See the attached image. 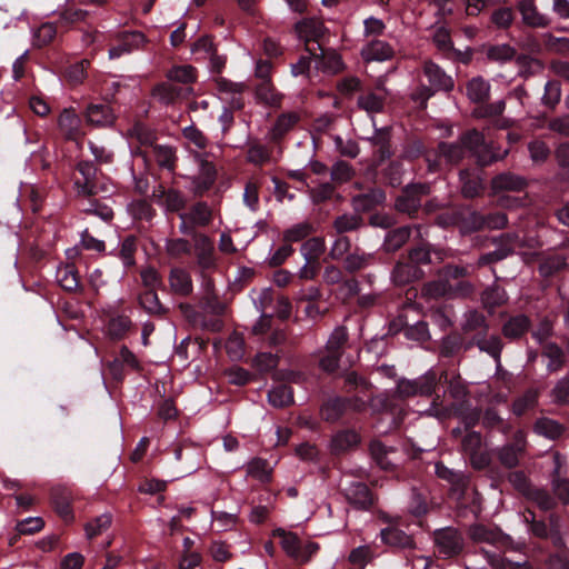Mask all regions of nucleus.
<instances>
[{
    "label": "nucleus",
    "instance_id": "obj_14",
    "mask_svg": "<svg viewBox=\"0 0 569 569\" xmlns=\"http://www.w3.org/2000/svg\"><path fill=\"white\" fill-rule=\"evenodd\" d=\"M377 91H369L358 98V106L369 113H377L382 111L385 99L388 91L383 86V81L379 80L377 83Z\"/></svg>",
    "mask_w": 569,
    "mask_h": 569
},
{
    "label": "nucleus",
    "instance_id": "obj_6",
    "mask_svg": "<svg viewBox=\"0 0 569 569\" xmlns=\"http://www.w3.org/2000/svg\"><path fill=\"white\" fill-rule=\"evenodd\" d=\"M296 30L301 39L306 41L307 51L315 58H319L317 50L320 49L318 39L325 33L323 22L317 18L306 19L296 26Z\"/></svg>",
    "mask_w": 569,
    "mask_h": 569
},
{
    "label": "nucleus",
    "instance_id": "obj_11",
    "mask_svg": "<svg viewBox=\"0 0 569 569\" xmlns=\"http://www.w3.org/2000/svg\"><path fill=\"white\" fill-rule=\"evenodd\" d=\"M525 450V435L522 431L518 430L513 436V442L505 445L498 450V459L502 466L513 468L518 465L519 458Z\"/></svg>",
    "mask_w": 569,
    "mask_h": 569
},
{
    "label": "nucleus",
    "instance_id": "obj_23",
    "mask_svg": "<svg viewBox=\"0 0 569 569\" xmlns=\"http://www.w3.org/2000/svg\"><path fill=\"white\" fill-rule=\"evenodd\" d=\"M169 284L174 295L183 297L189 296L193 289L190 273L181 268L171 269Z\"/></svg>",
    "mask_w": 569,
    "mask_h": 569
},
{
    "label": "nucleus",
    "instance_id": "obj_50",
    "mask_svg": "<svg viewBox=\"0 0 569 569\" xmlns=\"http://www.w3.org/2000/svg\"><path fill=\"white\" fill-rule=\"evenodd\" d=\"M274 535L279 536L281 538V547L286 551V553L296 559L297 553L300 549V540L295 533L286 532L282 529H278L274 531Z\"/></svg>",
    "mask_w": 569,
    "mask_h": 569
},
{
    "label": "nucleus",
    "instance_id": "obj_20",
    "mask_svg": "<svg viewBox=\"0 0 569 569\" xmlns=\"http://www.w3.org/2000/svg\"><path fill=\"white\" fill-rule=\"evenodd\" d=\"M51 501L56 511L64 519H72L71 491L66 487H54L51 490Z\"/></svg>",
    "mask_w": 569,
    "mask_h": 569
},
{
    "label": "nucleus",
    "instance_id": "obj_2",
    "mask_svg": "<svg viewBox=\"0 0 569 569\" xmlns=\"http://www.w3.org/2000/svg\"><path fill=\"white\" fill-rule=\"evenodd\" d=\"M473 291V286L469 281L451 282L440 273L439 279L428 282L423 287V292L430 298H456L467 297Z\"/></svg>",
    "mask_w": 569,
    "mask_h": 569
},
{
    "label": "nucleus",
    "instance_id": "obj_12",
    "mask_svg": "<svg viewBox=\"0 0 569 569\" xmlns=\"http://www.w3.org/2000/svg\"><path fill=\"white\" fill-rule=\"evenodd\" d=\"M345 497L350 505L359 510H368L375 502L369 488L362 482H352L345 488Z\"/></svg>",
    "mask_w": 569,
    "mask_h": 569
},
{
    "label": "nucleus",
    "instance_id": "obj_22",
    "mask_svg": "<svg viewBox=\"0 0 569 569\" xmlns=\"http://www.w3.org/2000/svg\"><path fill=\"white\" fill-rule=\"evenodd\" d=\"M86 120L96 127H108L113 123L114 114L108 104H90L86 111Z\"/></svg>",
    "mask_w": 569,
    "mask_h": 569
},
{
    "label": "nucleus",
    "instance_id": "obj_15",
    "mask_svg": "<svg viewBox=\"0 0 569 569\" xmlns=\"http://www.w3.org/2000/svg\"><path fill=\"white\" fill-rule=\"evenodd\" d=\"M526 187V179L511 172L500 173L491 180V190L495 194L503 191L519 192Z\"/></svg>",
    "mask_w": 569,
    "mask_h": 569
},
{
    "label": "nucleus",
    "instance_id": "obj_21",
    "mask_svg": "<svg viewBox=\"0 0 569 569\" xmlns=\"http://www.w3.org/2000/svg\"><path fill=\"white\" fill-rule=\"evenodd\" d=\"M519 12L523 23L533 28H543L549 23V19L540 13L532 0H520L518 3Z\"/></svg>",
    "mask_w": 569,
    "mask_h": 569
},
{
    "label": "nucleus",
    "instance_id": "obj_24",
    "mask_svg": "<svg viewBox=\"0 0 569 569\" xmlns=\"http://www.w3.org/2000/svg\"><path fill=\"white\" fill-rule=\"evenodd\" d=\"M166 78L179 87H191L197 81V70L190 64L176 66L167 71Z\"/></svg>",
    "mask_w": 569,
    "mask_h": 569
},
{
    "label": "nucleus",
    "instance_id": "obj_30",
    "mask_svg": "<svg viewBox=\"0 0 569 569\" xmlns=\"http://www.w3.org/2000/svg\"><path fill=\"white\" fill-rule=\"evenodd\" d=\"M530 321L525 315L510 318L502 327L503 336L509 339L520 338L529 329Z\"/></svg>",
    "mask_w": 569,
    "mask_h": 569
},
{
    "label": "nucleus",
    "instance_id": "obj_35",
    "mask_svg": "<svg viewBox=\"0 0 569 569\" xmlns=\"http://www.w3.org/2000/svg\"><path fill=\"white\" fill-rule=\"evenodd\" d=\"M438 381H448V373L442 371L438 378L433 371H428L426 375L417 379L418 396H431L436 389Z\"/></svg>",
    "mask_w": 569,
    "mask_h": 569
},
{
    "label": "nucleus",
    "instance_id": "obj_42",
    "mask_svg": "<svg viewBox=\"0 0 569 569\" xmlns=\"http://www.w3.org/2000/svg\"><path fill=\"white\" fill-rule=\"evenodd\" d=\"M516 50L506 43L489 46L486 49V57L490 61L503 63L513 59Z\"/></svg>",
    "mask_w": 569,
    "mask_h": 569
},
{
    "label": "nucleus",
    "instance_id": "obj_49",
    "mask_svg": "<svg viewBox=\"0 0 569 569\" xmlns=\"http://www.w3.org/2000/svg\"><path fill=\"white\" fill-rule=\"evenodd\" d=\"M436 475L456 487H463L466 485V477L462 472L449 469L442 462H437L435 466Z\"/></svg>",
    "mask_w": 569,
    "mask_h": 569
},
{
    "label": "nucleus",
    "instance_id": "obj_61",
    "mask_svg": "<svg viewBox=\"0 0 569 569\" xmlns=\"http://www.w3.org/2000/svg\"><path fill=\"white\" fill-rule=\"evenodd\" d=\"M565 258L561 256H551L543 259L539 264V271L543 277H549L565 267Z\"/></svg>",
    "mask_w": 569,
    "mask_h": 569
},
{
    "label": "nucleus",
    "instance_id": "obj_62",
    "mask_svg": "<svg viewBox=\"0 0 569 569\" xmlns=\"http://www.w3.org/2000/svg\"><path fill=\"white\" fill-rule=\"evenodd\" d=\"M186 204V199L183 194L176 189H168L164 201L161 204L166 210L176 212L183 209Z\"/></svg>",
    "mask_w": 569,
    "mask_h": 569
},
{
    "label": "nucleus",
    "instance_id": "obj_53",
    "mask_svg": "<svg viewBox=\"0 0 569 569\" xmlns=\"http://www.w3.org/2000/svg\"><path fill=\"white\" fill-rule=\"evenodd\" d=\"M481 299L486 307L495 308L507 301V295L500 287L492 286L483 291Z\"/></svg>",
    "mask_w": 569,
    "mask_h": 569
},
{
    "label": "nucleus",
    "instance_id": "obj_19",
    "mask_svg": "<svg viewBox=\"0 0 569 569\" xmlns=\"http://www.w3.org/2000/svg\"><path fill=\"white\" fill-rule=\"evenodd\" d=\"M468 532L470 539L477 543L497 546L505 541V536L499 529L486 527L483 525H473L469 528Z\"/></svg>",
    "mask_w": 569,
    "mask_h": 569
},
{
    "label": "nucleus",
    "instance_id": "obj_51",
    "mask_svg": "<svg viewBox=\"0 0 569 569\" xmlns=\"http://www.w3.org/2000/svg\"><path fill=\"white\" fill-rule=\"evenodd\" d=\"M369 140L379 148L378 151L380 153V160H385L391 157L389 144L390 134L387 128L377 130L373 137H371Z\"/></svg>",
    "mask_w": 569,
    "mask_h": 569
},
{
    "label": "nucleus",
    "instance_id": "obj_27",
    "mask_svg": "<svg viewBox=\"0 0 569 569\" xmlns=\"http://www.w3.org/2000/svg\"><path fill=\"white\" fill-rule=\"evenodd\" d=\"M301 119V113L299 111H289L281 113L272 129L271 136L273 139H279L284 136L288 131H290Z\"/></svg>",
    "mask_w": 569,
    "mask_h": 569
},
{
    "label": "nucleus",
    "instance_id": "obj_18",
    "mask_svg": "<svg viewBox=\"0 0 569 569\" xmlns=\"http://www.w3.org/2000/svg\"><path fill=\"white\" fill-rule=\"evenodd\" d=\"M393 56V48L382 40H372L361 49V57L368 62L390 60Z\"/></svg>",
    "mask_w": 569,
    "mask_h": 569
},
{
    "label": "nucleus",
    "instance_id": "obj_3",
    "mask_svg": "<svg viewBox=\"0 0 569 569\" xmlns=\"http://www.w3.org/2000/svg\"><path fill=\"white\" fill-rule=\"evenodd\" d=\"M436 552L442 559L453 558L460 555L465 547L461 533L451 527L438 529L433 532Z\"/></svg>",
    "mask_w": 569,
    "mask_h": 569
},
{
    "label": "nucleus",
    "instance_id": "obj_52",
    "mask_svg": "<svg viewBox=\"0 0 569 569\" xmlns=\"http://www.w3.org/2000/svg\"><path fill=\"white\" fill-rule=\"evenodd\" d=\"M432 41L438 50L443 53H448L453 49L450 31L445 26H439L435 29Z\"/></svg>",
    "mask_w": 569,
    "mask_h": 569
},
{
    "label": "nucleus",
    "instance_id": "obj_16",
    "mask_svg": "<svg viewBox=\"0 0 569 569\" xmlns=\"http://www.w3.org/2000/svg\"><path fill=\"white\" fill-rule=\"evenodd\" d=\"M146 42V37L139 31L126 32L121 34L120 43L109 49V58L117 59L122 54L141 48Z\"/></svg>",
    "mask_w": 569,
    "mask_h": 569
},
{
    "label": "nucleus",
    "instance_id": "obj_8",
    "mask_svg": "<svg viewBox=\"0 0 569 569\" xmlns=\"http://www.w3.org/2000/svg\"><path fill=\"white\" fill-rule=\"evenodd\" d=\"M430 186L427 183H417L408 186L403 193L398 197L396 201V208L408 214H412L420 207L421 196L428 194Z\"/></svg>",
    "mask_w": 569,
    "mask_h": 569
},
{
    "label": "nucleus",
    "instance_id": "obj_40",
    "mask_svg": "<svg viewBox=\"0 0 569 569\" xmlns=\"http://www.w3.org/2000/svg\"><path fill=\"white\" fill-rule=\"evenodd\" d=\"M57 280L67 291L76 290L79 286L78 272L72 264H66L57 270Z\"/></svg>",
    "mask_w": 569,
    "mask_h": 569
},
{
    "label": "nucleus",
    "instance_id": "obj_32",
    "mask_svg": "<svg viewBox=\"0 0 569 569\" xmlns=\"http://www.w3.org/2000/svg\"><path fill=\"white\" fill-rule=\"evenodd\" d=\"M555 469H553V480H552V489L553 492L558 496V498L565 503H569V481L567 479L560 478V456L555 453Z\"/></svg>",
    "mask_w": 569,
    "mask_h": 569
},
{
    "label": "nucleus",
    "instance_id": "obj_17",
    "mask_svg": "<svg viewBox=\"0 0 569 569\" xmlns=\"http://www.w3.org/2000/svg\"><path fill=\"white\" fill-rule=\"evenodd\" d=\"M216 168L214 166L200 158V171L198 176L191 178L192 190L196 194H202L209 190L216 181Z\"/></svg>",
    "mask_w": 569,
    "mask_h": 569
},
{
    "label": "nucleus",
    "instance_id": "obj_37",
    "mask_svg": "<svg viewBox=\"0 0 569 569\" xmlns=\"http://www.w3.org/2000/svg\"><path fill=\"white\" fill-rule=\"evenodd\" d=\"M269 403L276 408H282L293 402V392L290 387L279 385L268 392Z\"/></svg>",
    "mask_w": 569,
    "mask_h": 569
},
{
    "label": "nucleus",
    "instance_id": "obj_43",
    "mask_svg": "<svg viewBox=\"0 0 569 569\" xmlns=\"http://www.w3.org/2000/svg\"><path fill=\"white\" fill-rule=\"evenodd\" d=\"M460 181L462 183L461 192L466 198H473L482 190L480 179L472 176L468 170L460 172Z\"/></svg>",
    "mask_w": 569,
    "mask_h": 569
},
{
    "label": "nucleus",
    "instance_id": "obj_29",
    "mask_svg": "<svg viewBox=\"0 0 569 569\" xmlns=\"http://www.w3.org/2000/svg\"><path fill=\"white\" fill-rule=\"evenodd\" d=\"M473 343L477 345L481 351L490 355L498 365L500 363V356L503 346L501 339L498 336H491L489 338L477 337L475 338V341L468 343L466 348H469Z\"/></svg>",
    "mask_w": 569,
    "mask_h": 569
},
{
    "label": "nucleus",
    "instance_id": "obj_57",
    "mask_svg": "<svg viewBox=\"0 0 569 569\" xmlns=\"http://www.w3.org/2000/svg\"><path fill=\"white\" fill-rule=\"evenodd\" d=\"M488 326L483 315L477 311H470L466 315V321L463 323L465 332L479 331L486 333Z\"/></svg>",
    "mask_w": 569,
    "mask_h": 569
},
{
    "label": "nucleus",
    "instance_id": "obj_48",
    "mask_svg": "<svg viewBox=\"0 0 569 569\" xmlns=\"http://www.w3.org/2000/svg\"><path fill=\"white\" fill-rule=\"evenodd\" d=\"M313 232V227L310 222H299L283 232V240L286 242H297Z\"/></svg>",
    "mask_w": 569,
    "mask_h": 569
},
{
    "label": "nucleus",
    "instance_id": "obj_4",
    "mask_svg": "<svg viewBox=\"0 0 569 569\" xmlns=\"http://www.w3.org/2000/svg\"><path fill=\"white\" fill-rule=\"evenodd\" d=\"M179 231L182 234L196 233L197 227H207L212 221V209L206 202H197L192 204L188 211L180 212Z\"/></svg>",
    "mask_w": 569,
    "mask_h": 569
},
{
    "label": "nucleus",
    "instance_id": "obj_33",
    "mask_svg": "<svg viewBox=\"0 0 569 569\" xmlns=\"http://www.w3.org/2000/svg\"><path fill=\"white\" fill-rule=\"evenodd\" d=\"M393 452L392 447H387L379 440H373L370 443V453L381 469L389 470L393 467L392 460L389 459V455Z\"/></svg>",
    "mask_w": 569,
    "mask_h": 569
},
{
    "label": "nucleus",
    "instance_id": "obj_5",
    "mask_svg": "<svg viewBox=\"0 0 569 569\" xmlns=\"http://www.w3.org/2000/svg\"><path fill=\"white\" fill-rule=\"evenodd\" d=\"M77 169L82 176V180H76L74 182L78 196L91 197L98 194L100 191H107L104 184L98 186L97 168L92 162L80 161Z\"/></svg>",
    "mask_w": 569,
    "mask_h": 569
},
{
    "label": "nucleus",
    "instance_id": "obj_63",
    "mask_svg": "<svg viewBox=\"0 0 569 569\" xmlns=\"http://www.w3.org/2000/svg\"><path fill=\"white\" fill-rule=\"evenodd\" d=\"M57 34V28L51 22L41 24L34 32V43L39 47L50 43Z\"/></svg>",
    "mask_w": 569,
    "mask_h": 569
},
{
    "label": "nucleus",
    "instance_id": "obj_64",
    "mask_svg": "<svg viewBox=\"0 0 569 569\" xmlns=\"http://www.w3.org/2000/svg\"><path fill=\"white\" fill-rule=\"evenodd\" d=\"M536 431L542 436L555 439L561 435V426L551 419H540L536 423Z\"/></svg>",
    "mask_w": 569,
    "mask_h": 569
},
{
    "label": "nucleus",
    "instance_id": "obj_59",
    "mask_svg": "<svg viewBox=\"0 0 569 569\" xmlns=\"http://www.w3.org/2000/svg\"><path fill=\"white\" fill-rule=\"evenodd\" d=\"M463 232H473L485 229V216L477 211L468 212L461 220Z\"/></svg>",
    "mask_w": 569,
    "mask_h": 569
},
{
    "label": "nucleus",
    "instance_id": "obj_25",
    "mask_svg": "<svg viewBox=\"0 0 569 569\" xmlns=\"http://www.w3.org/2000/svg\"><path fill=\"white\" fill-rule=\"evenodd\" d=\"M380 537L383 543L402 549L415 548V541L411 536L397 528H386L380 531Z\"/></svg>",
    "mask_w": 569,
    "mask_h": 569
},
{
    "label": "nucleus",
    "instance_id": "obj_39",
    "mask_svg": "<svg viewBox=\"0 0 569 569\" xmlns=\"http://www.w3.org/2000/svg\"><path fill=\"white\" fill-rule=\"evenodd\" d=\"M139 305L152 316H162L166 308L161 305L156 290H146L139 296Z\"/></svg>",
    "mask_w": 569,
    "mask_h": 569
},
{
    "label": "nucleus",
    "instance_id": "obj_31",
    "mask_svg": "<svg viewBox=\"0 0 569 569\" xmlns=\"http://www.w3.org/2000/svg\"><path fill=\"white\" fill-rule=\"evenodd\" d=\"M411 228L400 227L387 233L383 242L386 251L393 252L400 249L410 238Z\"/></svg>",
    "mask_w": 569,
    "mask_h": 569
},
{
    "label": "nucleus",
    "instance_id": "obj_9",
    "mask_svg": "<svg viewBox=\"0 0 569 569\" xmlns=\"http://www.w3.org/2000/svg\"><path fill=\"white\" fill-rule=\"evenodd\" d=\"M495 242L499 243V247L491 251L480 256L478 260V264L480 267L486 264H491L503 260L509 254L512 253L513 249L519 244L518 236L515 233H506L501 234L499 238L495 239Z\"/></svg>",
    "mask_w": 569,
    "mask_h": 569
},
{
    "label": "nucleus",
    "instance_id": "obj_56",
    "mask_svg": "<svg viewBox=\"0 0 569 569\" xmlns=\"http://www.w3.org/2000/svg\"><path fill=\"white\" fill-rule=\"evenodd\" d=\"M346 409V401L343 399H332L326 402L321 409V413L328 421L337 420Z\"/></svg>",
    "mask_w": 569,
    "mask_h": 569
},
{
    "label": "nucleus",
    "instance_id": "obj_60",
    "mask_svg": "<svg viewBox=\"0 0 569 569\" xmlns=\"http://www.w3.org/2000/svg\"><path fill=\"white\" fill-rule=\"evenodd\" d=\"M375 557V553L370 546H360L356 549H353L349 555V561L358 566L360 568H363L368 562H370Z\"/></svg>",
    "mask_w": 569,
    "mask_h": 569
},
{
    "label": "nucleus",
    "instance_id": "obj_54",
    "mask_svg": "<svg viewBox=\"0 0 569 569\" xmlns=\"http://www.w3.org/2000/svg\"><path fill=\"white\" fill-rule=\"evenodd\" d=\"M89 12L82 9L69 7L68 3L59 10L60 22L63 24H72L84 21Z\"/></svg>",
    "mask_w": 569,
    "mask_h": 569
},
{
    "label": "nucleus",
    "instance_id": "obj_36",
    "mask_svg": "<svg viewBox=\"0 0 569 569\" xmlns=\"http://www.w3.org/2000/svg\"><path fill=\"white\" fill-rule=\"evenodd\" d=\"M359 442V436L353 430H343L340 432H337L331 440V449L335 452H342L346 451L355 446H357Z\"/></svg>",
    "mask_w": 569,
    "mask_h": 569
},
{
    "label": "nucleus",
    "instance_id": "obj_41",
    "mask_svg": "<svg viewBox=\"0 0 569 569\" xmlns=\"http://www.w3.org/2000/svg\"><path fill=\"white\" fill-rule=\"evenodd\" d=\"M485 556L490 566L496 569H531V566L525 559L521 561H513L489 551H485Z\"/></svg>",
    "mask_w": 569,
    "mask_h": 569
},
{
    "label": "nucleus",
    "instance_id": "obj_13",
    "mask_svg": "<svg viewBox=\"0 0 569 569\" xmlns=\"http://www.w3.org/2000/svg\"><path fill=\"white\" fill-rule=\"evenodd\" d=\"M193 239V247L197 254L198 263L204 269L214 266V244L213 241L204 233L190 234Z\"/></svg>",
    "mask_w": 569,
    "mask_h": 569
},
{
    "label": "nucleus",
    "instance_id": "obj_10",
    "mask_svg": "<svg viewBox=\"0 0 569 569\" xmlns=\"http://www.w3.org/2000/svg\"><path fill=\"white\" fill-rule=\"evenodd\" d=\"M58 128L62 136L71 141H79L84 136L82 121L71 108H66L61 111L58 117Z\"/></svg>",
    "mask_w": 569,
    "mask_h": 569
},
{
    "label": "nucleus",
    "instance_id": "obj_44",
    "mask_svg": "<svg viewBox=\"0 0 569 569\" xmlns=\"http://www.w3.org/2000/svg\"><path fill=\"white\" fill-rule=\"evenodd\" d=\"M111 516L109 513H103L87 522L84 526L87 538L92 539L108 530L111 526Z\"/></svg>",
    "mask_w": 569,
    "mask_h": 569
},
{
    "label": "nucleus",
    "instance_id": "obj_7",
    "mask_svg": "<svg viewBox=\"0 0 569 569\" xmlns=\"http://www.w3.org/2000/svg\"><path fill=\"white\" fill-rule=\"evenodd\" d=\"M193 93L192 87H179L169 80L156 84L151 90V97L161 104H174L187 99Z\"/></svg>",
    "mask_w": 569,
    "mask_h": 569
},
{
    "label": "nucleus",
    "instance_id": "obj_47",
    "mask_svg": "<svg viewBox=\"0 0 569 569\" xmlns=\"http://www.w3.org/2000/svg\"><path fill=\"white\" fill-rule=\"evenodd\" d=\"M438 150L440 156L449 163H457L465 156V150L460 141L455 143L441 142L438 146Z\"/></svg>",
    "mask_w": 569,
    "mask_h": 569
},
{
    "label": "nucleus",
    "instance_id": "obj_55",
    "mask_svg": "<svg viewBox=\"0 0 569 569\" xmlns=\"http://www.w3.org/2000/svg\"><path fill=\"white\" fill-rule=\"evenodd\" d=\"M166 251L172 258H179L191 252V244L187 239L174 238L166 241Z\"/></svg>",
    "mask_w": 569,
    "mask_h": 569
},
{
    "label": "nucleus",
    "instance_id": "obj_34",
    "mask_svg": "<svg viewBox=\"0 0 569 569\" xmlns=\"http://www.w3.org/2000/svg\"><path fill=\"white\" fill-rule=\"evenodd\" d=\"M257 98L267 106L279 107L281 104L282 94L277 92L270 81H261L256 89Z\"/></svg>",
    "mask_w": 569,
    "mask_h": 569
},
{
    "label": "nucleus",
    "instance_id": "obj_38",
    "mask_svg": "<svg viewBox=\"0 0 569 569\" xmlns=\"http://www.w3.org/2000/svg\"><path fill=\"white\" fill-rule=\"evenodd\" d=\"M326 244L322 238H310L305 241L300 248V252L306 261L319 262L320 256L325 252Z\"/></svg>",
    "mask_w": 569,
    "mask_h": 569
},
{
    "label": "nucleus",
    "instance_id": "obj_58",
    "mask_svg": "<svg viewBox=\"0 0 569 569\" xmlns=\"http://www.w3.org/2000/svg\"><path fill=\"white\" fill-rule=\"evenodd\" d=\"M226 349L232 360H239L244 355V340L241 335L233 332L226 342Z\"/></svg>",
    "mask_w": 569,
    "mask_h": 569
},
{
    "label": "nucleus",
    "instance_id": "obj_28",
    "mask_svg": "<svg viewBox=\"0 0 569 569\" xmlns=\"http://www.w3.org/2000/svg\"><path fill=\"white\" fill-rule=\"evenodd\" d=\"M467 96L475 102L480 103L488 100L490 94V83L482 77H475L467 83Z\"/></svg>",
    "mask_w": 569,
    "mask_h": 569
},
{
    "label": "nucleus",
    "instance_id": "obj_45",
    "mask_svg": "<svg viewBox=\"0 0 569 569\" xmlns=\"http://www.w3.org/2000/svg\"><path fill=\"white\" fill-rule=\"evenodd\" d=\"M247 473L260 482H269L271 479V469L266 460L254 459L249 462Z\"/></svg>",
    "mask_w": 569,
    "mask_h": 569
},
{
    "label": "nucleus",
    "instance_id": "obj_1",
    "mask_svg": "<svg viewBox=\"0 0 569 569\" xmlns=\"http://www.w3.org/2000/svg\"><path fill=\"white\" fill-rule=\"evenodd\" d=\"M423 72L428 78L430 83V88L426 86H421L417 92L412 94L415 100L421 99L426 102L435 91L443 90L450 91L453 89V79L448 76L439 66L433 62H426L423 67Z\"/></svg>",
    "mask_w": 569,
    "mask_h": 569
},
{
    "label": "nucleus",
    "instance_id": "obj_46",
    "mask_svg": "<svg viewBox=\"0 0 569 569\" xmlns=\"http://www.w3.org/2000/svg\"><path fill=\"white\" fill-rule=\"evenodd\" d=\"M153 156L161 168L173 170L176 163L174 149L169 146H154Z\"/></svg>",
    "mask_w": 569,
    "mask_h": 569
},
{
    "label": "nucleus",
    "instance_id": "obj_26",
    "mask_svg": "<svg viewBox=\"0 0 569 569\" xmlns=\"http://www.w3.org/2000/svg\"><path fill=\"white\" fill-rule=\"evenodd\" d=\"M375 261V253L365 252L357 248L345 258L343 267L346 271L353 273L372 266Z\"/></svg>",
    "mask_w": 569,
    "mask_h": 569
}]
</instances>
